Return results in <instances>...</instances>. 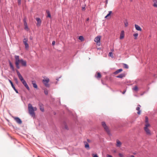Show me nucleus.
<instances>
[{"label": "nucleus", "mask_w": 157, "mask_h": 157, "mask_svg": "<svg viewBox=\"0 0 157 157\" xmlns=\"http://www.w3.org/2000/svg\"><path fill=\"white\" fill-rule=\"evenodd\" d=\"M130 157H135L133 155H131Z\"/></svg>", "instance_id": "nucleus-48"}, {"label": "nucleus", "mask_w": 157, "mask_h": 157, "mask_svg": "<svg viewBox=\"0 0 157 157\" xmlns=\"http://www.w3.org/2000/svg\"><path fill=\"white\" fill-rule=\"evenodd\" d=\"M89 20V18H88L86 19V21H88Z\"/></svg>", "instance_id": "nucleus-46"}, {"label": "nucleus", "mask_w": 157, "mask_h": 157, "mask_svg": "<svg viewBox=\"0 0 157 157\" xmlns=\"http://www.w3.org/2000/svg\"><path fill=\"white\" fill-rule=\"evenodd\" d=\"M55 41H54L52 42V44L53 45H54L55 44Z\"/></svg>", "instance_id": "nucleus-41"}, {"label": "nucleus", "mask_w": 157, "mask_h": 157, "mask_svg": "<svg viewBox=\"0 0 157 157\" xmlns=\"http://www.w3.org/2000/svg\"><path fill=\"white\" fill-rule=\"evenodd\" d=\"M85 7H82V10H85Z\"/></svg>", "instance_id": "nucleus-43"}, {"label": "nucleus", "mask_w": 157, "mask_h": 157, "mask_svg": "<svg viewBox=\"0 0 157 157\" xmlns=\"http://www.w3.org/2000/svg\"><path fill=\"white\" fill-rule=\"evenodd\" d=\"M109 56L111 57L112 58H113V53L112 52H109Z\"/></svg>", "instance_id": "nucleus-31"}, {"label": "nucleus", "mask_w": 157, "mask_h": 157, "mask_svg": "<svg viewBox=\"0 0 157 157\" xmlns=\"http://www.w3.org/2000/svg\"><path fill=\"white\" fill-rule=\"evenodd\" d=\"M129 1H130L131 2H132V0H129Z\"/></svg>", "instance_id": "nucleus-49"}, {"label": "nucleus", "mask_w": 157, "mask_h": 157, "mask_svg": "<svg viewBox=\"0 0 157 157\" xmlns=\"http://www.w3.org/2000/svg\"><path fill=\"white\" fill-rule=\"evenodd\" d=\"M32 84L33 85V87L36 89L38 88V86L37 85L36 83V82L34 80H32L31 81Z\"/></svg>", "instance_id": "nucleus-14"}, {"label": "nucleus", "mask_w": 157, "mask_h": 157, "mask_svg": "<svg viewBox=\"0 0 157 157\" xmlns=\"http://www.w3.org/2000/svg\"><path fill=\"white\" fill-rule=\"evenodd\" d=\"M85 144V147L87 149H89L90 147L89 144L86 141L84 142Z\"/></svg>", "instance_id": "nucleus-16"}, {"label": "nucleus", "mask_w": 157, "mask_h": 157, "mask_svg": "<svg viewBox=\"0 0 157 157\" xmlns=\"http://www.w3.org/2000/svg\"><path fill=\"white\" fill-rule=\"evenodd\" d=\"M125 92H126V90H125L124 91L122 92V94H125Z\"/></svg>", "instance_id": "nucleus-45"}, {"label": "nucleus", "mask_w": 157, "mask_h": 157, "mask_svg": "<svg viewBox=\"0 0 157 157\" xmlns=\"http://www.w3.org/2000/svg\"><path fill=\"white\" fill-rule=\"evenodd\" d=\"M23 21L24 23H27L26 22V17H25L23 19Z\"/></svg>", "instance_id": "nucleus-36"}, {"label": "nucleus", "mask_w": 157, "mask_h": 157, "mask_svg": "<svg viewBox=\"0 0 157 157\" xmlns=\"http://www.w3.org/2000/svg\"><path fill=\"white\" fill-rule=\"evenodd\" d=\"M10 84H11L12 88L17 93H18V91L16 89L15 86H14V85H13L12 82L11 81H10Z\"/></svg>", "instance_id": "nucleus-18"}, {"label": "nucleus", "mask_w": 157, "mask_h": 157, "mask_svg": "<svg viewBox=\"0 0 157 157\" xmlns=\"http://www.w3.org/2000/svg\"><path fill=\"white\" fill-rule=\"evenodd\" d=\"M123 71L122 69H118L116 71L114 72V74L115 75H117V74Z\"/></svg>", "instance_id": "nucleus-21"}, {"label": "nucleus", "mask_w": 157, "mask_h": 157, "mask_svg": "<svg viewBox=\"0 0 157 157\" xmlns=\"http://www.w3.org/2000/svg\"><path fill=\"white\" fill-rule=\"evenodd\" d=\"M117 146L118 147H120L121 144V142H120L119 140H117Z\"/></svg>", "instance_id": "nucleus-23"}, {"label": "nucleus", "mask_w": 157, "mask_h": 157, "mask_svg": "<svg viewBox=\"0 0 157 157\" xmlns=\"http://www.w3.org/2000/svg\"><path fill=\"white\" fill-rule=\"evenodd\" d=\"M101 38V36H98L94 39V41L99 46L100 44Z\"/></svg>", "instance_id": "nucleus-5"}, {"label": "nucleus", "mask_w": 157, "mask_h": 157, "mask_svg": "<svg viewBox=\"0 0 157 157\" xmlns=\"http://www.w3.org/2000/svg\"><path fill=\"white\" fill-rule=\"evenodd\" d=\"M16 72L19 79H20L24 86L28 90H30V88L28 84H27L26 81L24 79L22 76L17 70H16Z\"/></svg>", "instance_id": "nucleus-2"}, {"label": "nucleus", "mask_w": 157, "mask_h": 157, "mask_svg": "<svg viewBox=\"0 0 157 157\" xmlns=\"http://www.w3.org/2000/svg\"><path fill=\"white\" fill-rule=\"evenodd\" d=\"M135 27L136 29L138 31H141L142 29L141 27L138 25H137L135 24Z\"/></svg>", "instance_id": "nucleus-13"}, {"label": "nucleus", "mask_w": 157, "mask_h": 157, "mask_svg": "<svg viewBox=\"0 0 157 157\" xmlns=\"http://www.w3.org/2000/svg\"><path fill=\"white\" fill-rule=\"evenodd\" d=\"M124 36V30H122L120 34V39L121 40L123 39Z\"/></svg>", "instance_id": "nucleus-10"}, {"label": "nucleus", "mask_w": 157, "mask_h": 157, "mask_svg": "<svg viewBox=\"0 0 157 157\" xmlns=\"http://www.w3.org/2000/svg\"><path fill=\"white\" fill-rule=\"evenodd\" d=\"M64 128L65 129H68V126H67V124H64Z\"/></svg>", "instance_id": "nucleus-35"}, {"label": "nucleus", "mask_w": 157, "mask_h": 157, "mask_svg": "<svg viewBox=\"0 0 157 157\" xmlns=\"http://www.w3.org/2000/svg\"><path fill=\"white\" fill-rule=\"evenodd\" d=\"M92 155L93 157H98L97 154H93Z\"/></svg>", "instance_id": "nucleus-38"}, {"label": "nucleus", "mask_w": 157, "mask_h": 157, "mask_svg": "<svg viewBox=\"0 0 157 157\" xmlns=\"http://www.w3.org/2000/svg\"><path fill=\"white\" fill-rule=\"evenodd\" d=\"M119 155L120 157H123V155L121 153H120L119 154Z\"/></svg>", "instance_id": "nucleus-39"}, {"label": "nucleus", "mask_w": 157, "mask_h": 157, "mask_svg": "<svg viewBox=\"0 0 157 157\" xmlns=\"http://www.w3.org/2000/svg\"><path fill=\"white\" fill-rule=\"evenodd\" d=\"M123 65H124V68H126V69L128 68V67L127 64L124 63V64H123Z\"/></svg>", "instance_id": "nucleus-32"}, {"label": "nucleus", "mask_w": 157, "mask_h": 157, "mask_svg": "<svg viewBox=\"0 0 157 157\" xmlns=\"http://www.w3.org/2000/svg\"><path fill=\"white\" fill-rule=\"evenodd\" d=\"M153 6L157 8V0H153Z\"/></svg>", "instance_id": "nucleus-22"}, {"label": "nucleus", "mask_w": 157, "mask_h": 157, "mask_svg": "<svg viewBox=\"0 0 157 157\" xmlns=\"http://www.w3.org/2000/svg\"><path fill=\"white\" fill-rule=\"evenodd\" d=\"M79 39L81 41H83L84 40V38L82 36H80L79 37Z\"/></svg>", "instance_id": "nucleus-33"}, {"label": "nucleus", "mask_w": 157, "mask_h": 157, "mask_svg": "<svg viewBox=\"0 0 157 157\" xmlns=\"http://www.w3.org/2000/svg\"><path fill=\"white\" fill-rule=\"evenodd\" d=\"M10 68H11V69H12V70L13 71H15V70L14 67L11 63H10Z\"/></svg>", "instance_id": "nucleus-28"}, {"label": "nucleus", "mask_w": 157, "mask_h": 157, "mask_svg": "<svg viewBox=\"0 0 157 157\" xmlns=\"http://www.w3.org/2000/svg\"><path fill=\"white\" fill-rule=\"evenodd\" d=\"M87 141L89 143H90L91 142L90 140L89 139H87Z\"/></svg>", "instance_id": "nucleus-44"}, {"label": "nucleus", "mask_w": 157, "mask_h": 157, "mask_svg": "<svg viewBox=\"0 0 157 157\" xmlns=\"http://www.w3.org/2000/svg\"><path fill=\"white\" fill-rule=\"evenodd\" d=\"M30 40H32L33 38L32 37H30Z\"/></svg>", "instance_id": "nucleus-47"}, {"label": "nucleus", "mask_w": 157, "mask_h": 157, "mask_svg": "<svg viewBox=\"0 0 157 157\" xmlns=\"http://www.w3.org/2000/svg\"><path fill=\"white\" fill-rule=\"evenodd\" d=\"M95 77L98 78H101V76L100 73L99 72H97V75H95Z\"/></svg>", "instance_id": "nucleus-19"}, {"label": "nucleus", "mask_w": 157, "mask_h": 157, "mask_svg": "<svg viewBox=\"0 0 157 157\" xmlns=\"http://www.w3.org/2000/svg\"><path fill=\"white\" fill-rule=\"evenodd\" d=\"M28 109L29 114L32 117H34L35 116V113L33 111V107L30 103L28 104Z\"/></svg>", "instance_id": "nucleus-3"}, {"label": "nucleus", "mask_w": 157, "mask_h": 157, "mask_svg": "<svg viewBox=\"0 0 157 157\" xmlns=\"http://www.w3.org/2000/svg\"><path fill=\"white\" fill-rule=\"evenodd\" d=\"M132 89L133 90L136 91H137L138 90V88L137 86H135V87L132 88Z\"/></svg>", "instance_id": "nucleus-27"}, {"label": "nucleus", "mask_w": 157, "mask_h": 157, "mask_svg": "<svg viewBox=\"0 0 157 157\" xmlns=\"http://www.w3.org/2000/svg\"><path fill=\"white\" fill-rule=\"evenodd\" d=\"M44 93L46 95H47L48 94V92L47 89H45L44 90Z\"/></svg>", "instance_id": "nucleus-34"}, {"label": "nucleus", "mask_w": 157, "mask_h": 157, "mask_svg": "<svg viewBox=\"0 0 157 157\" xmlns=\"http://www.w3.org/2000/svg\"><path fill=\"white\" fill-rule=\"evenodd\" d=\"M33 111L34 112V111H36L37 110V108L36 107H33Z\"/></svg>", "instance_id": "nucleus-40"}, {"label": "nucleus", "mask_w": 157, "mask_h": 157, "mask_svg": "<svg viewBox=\"0 0 157 157\" xmlns=\"http://www.w3.org/2000/svg\"><path fill=\"white\" fill-rule=\"evenodd\" d=\"M38 105L40 107V110L42 112H44V109L43 105L42 103H39Z\"/></svg>", "instance_id": "nucleus-11"}, {"label": "nucleus", "mask_w": 157, "mask_h": 157, "mask_svg": "<svg viewBox=\"0 0 157 157\" xmlns=\"http://www.w3.org/2000/svg\"><path fill=\"white\" fill-rule=\"evenodd\" d=\"M138 36V34L137 33H136L133 34V36L135 37V39H137V37Z\"/></svg>", "instance_id": "nucleus-29"}, {"label": "nucleus", "mask_w": 157, "mask_h": 157, "mask_svg": "<svg viewBox=\"0 0 157 157\" xmlns=\"http://www.w3.org/2000/svg\"><path fill=\"white\" fill-rule=\"evenodd\" d=\"M101 124L102 125V126L104 127V128L105 130L108 132L109 133V130L108 129V128L107 126H106L105 123L104 122H102L101 123Z\"/></svg>", "instance_id": "nucleus-8"}, {"label": "nucleus", "mask_w": 157, "mask_h": 157, "mask_svg": "<svg viewBox=\"0 0 157 157\" xmlns=\"http://www.w3.org/2000/svg\"><path fill=\"white\" fill-rule=\"evenodd\" d=\"M124 26L125 27H128V23L127 20H125L124 21Z\"/></svg>", "instance_id": "nucleus-24"}, {"label": "nucleus", "mask_w": 157, "mask_h": 157, "mask_svg": "<svg viewBox=\"0 0 157 157\" xmlns=\"http://www.w3.org/2000/svg\"><path fill=\"white\" fill-rule=\"evenodd\" d=\"M15 57L16 60L15 64L17 68L19 69L20 68V63L23 66L26 67V61L22 59H20L19 56H15Z\"/></svg>", "instance_id": "nucleus-1"}, {"label": "nucleus", "mask_w": 157, "mask_h": 157, "mask_svg": "<svg viewBox=\"0 0 157 157\" xmlns=\"http://www.w3.org/2000/svg\"><path fill=\"white\" fill-rule=\"evenodd\" d=\"M35 19L37 21V23H36L37 26H40L41 22L40 19L39 17H36V18Z\"/></svg>", "instance_id": "nucleus-9"}, {"label": "nucleus", "mask_w": 157, "mask_h": 157, "mask_svg": "<svg viewBox=\"0 0 157 157\" xmlns=\"http://www.w3.org/2000/svg\"><path fill=\"white\" fill-rule=\"evenodd\" d=\"M46 12L48 15L47 17L51 18V15L49 11L48 10H46Z\"/></svg>", "instance_id": "nucleus-26"}, {"label": "nucleus", "mask_w": 157, "mask_h": 157, "mask_svg": "<svg viewBox=\"0 0 157 157\" xmlns=\"http://www.w3.org/2000/svg\"><path fill=\"white\" fill-rule=\"evenodd\" d=\"M24 29L26 31H28L29 30V29L28 27L27 23H25L24 24Z\"/></svg>", "instance_id": "nucleus-15"}, {"label": "nucleus", "mask_w": 157, "mask_h": 157, "mask_svg": "<svg viewBox=\"0 0 157 157\" xmlns=\"http://www.w3.org/2000/svg\"><path fill=\"white\" fill-rule=\"evenodd\" d=\"M151 127L150 124H147V125H145V126L144 127V130L146 132V134L147 135L151 136V132L150 129H149V128Z\"/></svg>", "instance_id": "nucleus-4"}, {"label": "nucleus", "mask_w": 157, "mask_h": 157, "mask_svg": "<svg viewBox=\"0 0 157 157\" xmlns=\"http://www.w3.org/2000/svg\"><path fill=\"white\" fill-rule=\"evenodd\" d=\"M38 157H40L38 156Z\"/></svg>", "instance_id": "nucleus-51"}, {"label": "nucleus", "mask_w": 157, "mask_h": 157, "mask_svg": "<svg viewBox=\"0 0 157 157\" xmlns=\"http://www.w3.org/2000/svg\"><path fill=\"white\" fill-rule=\"evenodd\" d=\"M156 140L157 141V139Z\"/></svg>", "instance_id": "nucleus-50"}, {"label": "nucleus", "mask_w": 157, "mask_h": 157, "mask_svg": "<svg viewBox=\"0 0 157 157\" xmlns=\"http://www.w3.org/2000/svg\"><path fill=\"white\" fill-rule=\"evenodd\" d=\"M125 74L122 73L117 76V78H122L125 76Z\"/></svg>", "instance_id": "nucleus-20"}, {"label": "nucleus", "mask_w": 157, "mask_h": 157, "mask_svg": "<svg viewBox=\"0 0 157 157\" xmlns=\"http://www.w3.org/2000/svg\"><path fill=\"white\" fill-rule=\"evenodd\" d=\"M145 125H147V124H150L148 122V119L147 117H145Z\"/></svg>", "instance_id": "nucleus-25"}, {"label": "nucleus", "mask_w": 157, "mask_h": 157, "mask_svg": "<svg viewBox=\"0 0 157 157\" xmlns=\"http://www.w3.org/2000/svg\"><path fill=\"white\" fill-rule=\"evenodd\" d=\"M140 105H138V107L136 108V110L138 111L137 113L138 114L140 115L141 113V111L140 110Z\"/></svg>", "instance_id": "nucleus-17"}, {"label": "nucleus", "mask_w": 157, "mask_h": 157, "mask_svg": "<svg viewBox=\"0 0 157 157\" xmlns=\"http://www.w3.org/2000/svg\"><path fill=\"white\" fill-rule=\"evenodd\" d=\"M112 12L111 11H110L109 12V13L105 17V18H107L109 16L110 14L112 13Z\"/></svg>", "instance_id": "nucleus-30"}, {"label": "nucleus", "mask_w": 157, "mask_h": 157, "mask_svg": "<svg viewBox=\"0 0 157 157\" xmlns=\"http://www.w3.org/2000/svg\"><path fill=\"white\" fill-rule=\"evenodd\" d=\"M107 157H113L111 155H107Z\"/></svg>", "instance_id": "nucleus-42"}, {"label": "nucleus", "mask_w": 157, "mask_h": 157, "mask_svg": "<svg viewBox=\"0 0 157 157\" xmlns=\"http://www.w3.org/2000/svg\"><path fill=\"white\" fill-rule=\"evenodd\" d=\"M49 81V79L48 78L43 79L42 80V82L44 84L45 86L47 87H48L49 86V84H48V82Z\"/></svg>", "instance_id": "nucleus-6"}, {"label": "nucleus", "mask_w": 157, "mask_h": 157, "mask_svg": "<svg viewBox=\"0 0 157 157\" xmlns=\"http://www.w3.org/2000/svg\"><path fill=\"white\" fill-rule=\"evenodd\" d=\"M14 119L16 122L19 124H21L22 121L18 117H14Z\"/></svg>", "instance_id": "nucleus-12"}, {"label": "nucleus", "mask_w": 157, "mask_h": 157, "mask_svg": "<svg viewBox=\"0 0 157 157\" xmlns=\"http://www.w3.org/2000/svg\"><path fill=\"white\" fill-rule=\"evenodd\" d=\"M23 43L25 45V48L26 49H28L29 48V44L27 43L28 39L27 38H25L23 39Z\"/></svg>", "instance_id": "nucleus-7"}, {"label": "nucleus", "mask_w": 157, "mask_h": 157, "mask_svg": "<svg viewBox=\"0 0 157 157\" xmlns=\"http://www.w3.org/2000/svg\"><path fill=\"white\" fill-rule=\"evenodd\" d=\"M21 0H18V4L19 5H20L21 4Z\"/></svg>", "instance_id": "nucleus-37"}]
</instances>
